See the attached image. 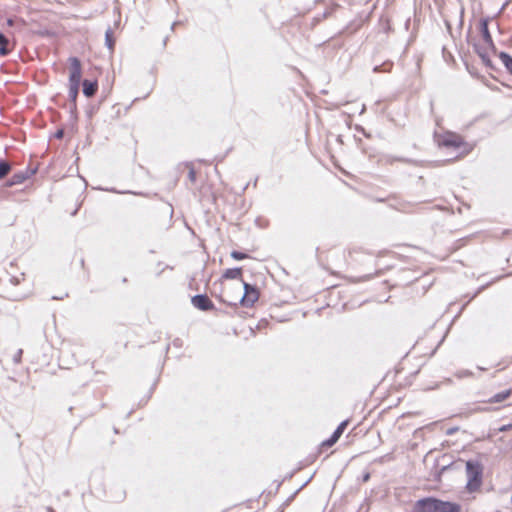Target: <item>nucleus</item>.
<instances>
[{
  "label": "nucleus",
  "instance_id": "obj_24",
  "mask_svg": "<svg viewBox=\"0 0 512 512\" xmlns=\"http://www.w3.org/2000/svg\"><path fill=\"white\" fill-rule=\"evenodd\" d=\"M63 130H58L56 133H55V137L60 139L63 137Z\"/></svg>",
  "mask_w": 512,
  "mask_h": 512
},
{
  "label": "nucleus",
  "instance_id": "obj_12",
  "mask_svg": "<svg viewBox=\"0 0 512 512\" xmlns=\"http://www.w3.org/2000/svg\"><path fill=\"white\" fill-rule=\"evenodd\" d=\"M499 58L509 73L512 74V57L505 52H501Z\"/></svg>",
  "mask_w": 512,
  "mask_h": 512
},
{
  "label": "nucleus",
  "instance_id": "obj_14",
  "mask_svg": "<svg viewBox=\"0 0 512 512\" xmlns=\"http://www.w3.org/2000/svg\"><path fill=\"white\" fill-rule=\"evenodd\" d=\"M8 45V39L5 37L4 34L0 32V55L6 56L9 54L10 50L7 48Z\"/></svg>",
  "mask_w": 512,
  "mask_h": 512
},
{
  "label": "nucleus",
  "instance_id": "obj_9",
  "mask_svg": "<svg viewBox=\"0 0 512 512\" xmlns=\"http://www.w3.org/2000/svg\"><path fill=\"white\" fill-rule=\"evenodd\" d=\"M395 162L409 163L410 160L403 157H396L393 155H383L379 158V163L381 165H392Z\"/></svg>",
  "mask_w": 512,
  "mask_h": 512
},
{
  "label": "nucleus",
  "instance_id": "obj_16",
  "mask_svg": "<svg viewBox=\"0 0 512 512\" xmlns=\"http://www.w3.org/2000/svg\"><path fill=\"white\" fill-rule=\"evenodd\" d=\"M10 169V164L7 161H0V179L4 178Z\"/></svg>",
  "mask_w": 512,
  "mask_h": 512
},
{
  "label": "nucleus",
  "instance_id": "obj_21",
  "mask_svg": "<svg viewBox=\"0 0 512 512\" xmlns=\"http://www.w3.org/2000/svg\"><path fill=\"white\" fill-rule=\"evenodd\" d=\"M188 179L190 180L191 183H195L196 181V172L192 166H190L189 168Z\"/></svg>",
  "mask_w": 512,
  "mask_h": 512
},
{
  "label": "nucleus",
  "instance_id": "obj_3",
  "mask_svg": "<svg viewBox=\"0 0 512 512\" xmlns=\"http://www.w3.org/2000/svg\"><path fill=\"white\" fill-rule=\"evenodd\" d=\"M259 294L255 287L250 284L244 283V293L239 292L238 296L234 299H223V302L228 305H236L240 302L243 306H252L258 300Z\"/></svg>",
  "mask_w": 512,
  "mask_h": 512
},
{
  "label": "nucleus",
  "instance_id": "obj_1",
  "mask_svg": "<svg viewBox=\"0 0 512 512\" xmlns=\"http://www.w3.org/2000/svg\"><path fill=\"white\" fill-rule=\"evenodd\" d=\"M415 512H460L461 506L458 503L443 501L435 497L419 499L414 504Z\"/></svg>",
  "mask_w": 512,
  "mask_h": 512
},
{
  "label": "nucleus",
  "instance_id": "obj_23",
  "mask_svg": "<svg viewBox=\"0 0 512 512\" xmlns=\"http://www.w3.org/2000/svg\"><path fill=\"white\" fill-rule=\"evenodd\" d=\"M512 428V425L511 424H508V425H503L502 427L499 428V431L501 432H505V431H508Z\"/></svg>",
  "mask_w": 512,
  "mask_h": 512
},
{
  "label": "nucleus",
  "instance_id": "obj_10",
  "mask_svg": "<svg viewBox=\"0 0 512 512\" xmlns=\"http://www.w3.org/2000/svg\"><path fill=\"white\" fill-rule=\"evenodd\" d=\"M241 277H242V269L241 268H230V269H227L223 274V278H225V279H241Z\"/></svg>",
  "mask_w": 512,
  "mask_h": 512
},
{
  "label": "nucleus",
  "instance_id": "obj_13",
  "mask_svg": "<svg viewBox=\"0 0 512 512\" xmlns=\"http://www.w3.org/2000/svg\"><path fill=\"white\" fill-rule=\"evenodd\" d=\"M26 179H27V176L24 173H16L8 181V186H13V185L21 184Z\"/></svg>",
  "mask_w": 512,
  "mask_h": 512
},
{
  "label": "nucleus",
  "instance_id": "obj_4",
  "mask_svg": "<svg viewBox=\"0 0 512 512\" xmlns=\"http://www.w3.org/2000/svg\"><path fill=\"white\" fill-rule=\"evenodd\" d=\"M436 139L440 147L448 149H460L465 145L464 139L461 135L450 131L436 135Z\"/></svg>",
  "mask_w": 512,
  "mask_h": 512
},
{
  "label": "nucleus",
  "instance_id": "obj_20",
  "mask_svg": "<svg viewBox=\"0 0 512 512\" xmlns=\"http://www.w3.org/2000/svg\"><path fill=\"white\" fill-rule=\"evenodd\" d=\"M338 441L337 438H335L334 436H331L329 439L325 440L322 442V447H331L333 446L336 442Z\"/></svg>",
  "mask_w": 512,
  "mask_h": 512
},
{
  "label": "nucleus",
  "instance_id": "obj_7",
  "mask_svg": "<svg viewBox=\"0 0 512 512\" xmlns=\"http://www.w3.org/2000/svg\"><path fill=\"white\" fill-rule=\"evenodd\" d=\"M480 31L483 37V41L488 48L494 47L492 36L488 29V22L486 19L480 21Z\"/></svg>",
  "mask_w": 512,
  "mask_h": 512
},
{
  "label": "nucleus",
  "instance_id": "obj_6",
  "mask_svg": "<svg viewBox=\"0 0 512 512\" xmlns=\"http://www.w3.org/2000/svg\"><path fill=\"white\" fill-rule=\"evenodd\" d=\"M191 302L195 308L201 311H210L215 308L213 302L207 295H195L192 297Z\"/></svg>",
  "mask_w": 512,
  "mask_h": 512
},
{
  "label": "nucleus",
  "instance_id": "obj_18",
  "mask_svg": "<svg viewBox=\"0 0 512 512\" xmlns=\"http://www.w3.org/2000/svg\"><path fill=\"white\" fill-rule=\"evenodd\" d=\"M347 424H348V421L341 422L339 424V426L336 428V430L334 431V433L332 434V436H334L335 438L339 439L340 436L342 435V433L344 432Z\"/></svg>",
  "mask_w": 512,
  "mask_h": 512
},
{
  "label": "nucleus",
  "instance_id": "obj_8",
  "mask_svg": "<svg viewBox=\"0 0 512 512\" xmlns=\"http://www.w3.org/2000/svg\"><path fill=\"white\" fill-rule=\"evenodd\" d=\"M82 85H83V93L86 97L94 96L98 89L97 81L84 80Z\"/></svg>",
  "mask_w": 512,
  "mask_h": 512
},
{
  "label": "nucleus",
  "instance_id": "obj_15",
  "mask_svg": "<svg viewBox=\"0 0 512 512\" xmlns=\"http://www.w3.org/2000/svg\"><path fill=\"white\" fill-rule=\"evenodd\" d=\"M105 42H106L107 47L110 50H113L115 41L113 38V32H112L111 28H108L105 32Z\"/></svg>",
  "mask_w": 512,
  "mask_h": 512
},
{
  "label": "nucleus",
  "instance_id": "obj_26",
  "mask_svg": "<svg viewBox=\"0 0 512 512\" xmlns=\"http://www.w3.org/2000/svg\"><path fill=\"white\" fill-rule=\"evenodd\" d=\"M21 354H22V350H19L18 354H16V357H18V358H16V361H19Z\"/></svg>",
  "mask_w": 512,
  "mask_h": 512
},
{
  "label": "nucleus",
  "instance_id": "obj_19",
  "mask_svg": "<svg viewBox=\"0 0 512 512\" xmlns=\"http://www.w3.org/2000/svg\"><path fill=\"white\" fill-rule=\"evenodd\" d=\"M231 257L239 261L248 258V255L239 251H232Z\"/></svg>",
  "mask_w": 512,
  "mask_h": 512
},
{
  "label": "nucleus",
  "instance_id": "obj_28",
  "mask_svg": "<svg viewBox=\"0 0 512 512\" xmlns=\"http://www.w3.org/2000/svg\"><path fill=\"white\" fill-rule=\"evenodd\" d=\"M369 478V475L367 474L365 477H364V480H368Z\"/></svg>",
  "mask_w": 512,
  "mask_h": 512
},
{
  "label": "nucleus",
  "instance_id": "obj_11",
  "mask_svg": "<svg viewBox=\"0 0 512 512\" xmlns=\"http://www.w3.org/2000/svg\"><path fill=\"white\" fill-rule=\"evenodd\" d=\"M511 395V389L502 391L500 393L495 394L493 397H491L488 402L490 403H499L504 400H506Z\"/></svg>",
  "mask_w": 512,
  "mask_h": 512
},
{
  "label": "nucleus",
  "instance_id": "obj_17",
  "mask_svg": "<svg viewBox=\"0 0 512 512\" xmlns=\"http://www.w3.org/2000/svg\"><path fill=\"white\" fill-rule=\"evenodd\" d=\"M79 93V86L78 85H70L69 84V98L75 102L76 98Z\"/></svg>",
  "mask_w": 512,
  "mask_h": 512
},
{
  "label": "nucleus",
  "instance_id": "obj_5",
  "mask_svg": "<svg viewBox=\"0 0 512 512\" xmlns=\"http://www.w3.org/2000/svg\"><path fill=\"white\" fill-rule=\"evenodd\" d=\"M69 61H70L69 84L80 86L81 77H82L81 62L76 57H71L69 59Z\"/></svg>",
  "mask_w": 512,
  "mask_h": 512
},
{
  "label": "nucleus",
  "instance_id": "obj_2",
  "mask_svg": "<svg viewBox=\"0 0 512 512\" xmlns=\"http://www.w3.org/2000/svg\"><path fill=\"white\" fill-rule=\"evenodd\" d=\"M467 484L469 492H474L482 485L483 466L479 461L469 460L466 462Z\"/></svg>",
  "mask_w": 512,
  "mask_h": 512
},
{
  "label": "nucleus",
  "instance_id": "obj_22",
  "mask_svg": "<svg viewBox=\"0 0 512 512\" xmlns=\"http://www.w3.org/2000/svg\"><path fill=\"white\" fill-rule=\"evenodd\" d=\"M479 56L483 59L484 62H489V59L487 58L486 54L482 50H478Z\"/></svg>",
  "mask_w": 512,
  "mask_h": 512
},
{
  "label": "nucleus",
  "instance_id": "obj_25",
  "mask_svg": "<svg viewBox=\"0 0 512 512\" xmlns=\"http://www.w3.org/2000/svg\"><path fill=\"white\" fill-rule=\"evenodd\" d=\"M79 208H80V204H78V205L76 206V208L71 212V215H72V216H75V215H76V213L78 212Z\"/></svg>",
  "mask_w": 512,
  "mask_h": 512
},
{
  "label": "nucleus",
  "instance_id": "obj_27",
  "mask_svg": "<svg viewBox=\"0 0 512 512\" xmlns=\"http://www.w3.org/2000/svg\"><path fill=\"white\" fill-rule=\"evenodd\" d=\"M374 71H379V67H378V66H376V67L374 68Z\"/></svg>",
  "mask_w": 512,
  "mask_h": 512
}]
</instances>
